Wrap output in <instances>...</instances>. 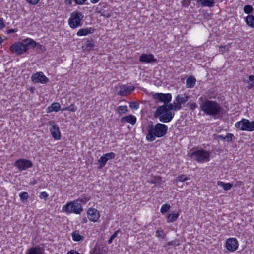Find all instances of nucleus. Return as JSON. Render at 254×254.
I'll use <instances>...</instances> for the list:
<instances>
[{
    "label": "nucleus",
    "instance_id": "7c9ffc66",
    "mask_svg": "<svg viewBox=\"0 0 254 254\" xmlns=\"http://www.w3.org/2000/svg\"><path fill=\"white\" fill-rule=\"evenodd\" d=\"M249 80L247 81L248 84V88L249 89H252L254 87V76L250 75L248 77Z\"/></svg>",
    "mask_w": 254,
    "mask_h": 254
},
{
    "label": "nucleus",
    "instance_id": "f704fd0d",
    "mask_svg": "<svg viewBox=\"0 0 254 254\" xmlns=\"http://www.w3.org/2000/svg\"><path fill=\"white\" fill-rule=\"evenodd\" d=\"M188 180V177L185 175H180L178 176L175 180V182L177 183L178 181L184 182Z\"/></svg>",
    "mask_w": 254,
    "mask_h": 254
},
{
    "label": "nucleus",
    "instance_id": "6ab92c4d",
    "mask_svg": "<svg viewBox=\"0 0 254 254\" xmlns=\"http://www.w3.org/2000/svg\"><path fill=\"white\" fill-rule=\"evenodd\" d=\"M95 28L92 27L80 29L77 33L78 36H86L92 34L95 31Z\"/></svg>",
    "mask_w": 254,
    "mask_h": 254
},
{
    "label": "nucleus",
    "instance_id": "f3484780",
    "mask_svg": "<svg viewBox=\"0 0 254 254\" xmlns=\"http://www.w3.org/2000/svg\"><path fill=\"white\" fill-rule=\"evenodd\" d=\"M89 220L92 222H96L100 217V214L97 209L90 208L87 212Z\"/></svg>",
    "mask_w": 254,
    "mask_h": 254
},
{
    "label": "nucleus",
    "instance_id": "052dcab7",
    "mask_svg": "<svg viewBox=\"0 0 254 254\" xmlns=\"http://www.w3.org/2000/svg\"><path fill=\"white\" fill-rule=\"evenodd\" d=\"M100 0H90L91 2L92 3H95L98 2Z\"/></svg>",
    "mask_w": 254,
    "mask_h": 254
},
{
    "label": "nucleus",
    "instance_id": "4468645a",
    "mask_svg": "<svg viewBox=\"0 0 254 254\" xmlns=\"http://www.w3.org/2000/svg\"><path fill=\"white\" fill-rule=\"evenodd\" d=\"M238 241L236 238H230L227 240L225 246L229 251L233 252L238 249Z\"/></svg>",
    "mask_w": 254,
    "mask_h": 254
},
{
    "label": "nucleus",
    "instance_id": "79ce46f5",
    "mask_svg": "<svg viewBox=\"0 0 254 254\" xmlns=\"http://www.w3.org/2000/svg\"><path fill=\"white\" fill-rule=\"evenodd\" d=\"M219 48L220 49V51L222 53H226L229 50L228 45L225 46L220 45L219 46Z\"/></svg>",
    "mask_w": 254,
    "mask_h": 254
},
{
    "label": "nucleus",
    "instance_id": "bf43d9fd",
    "mask_svg": "<svg viewBox=\"0 0 254 254\" xmlns=\"http://www.w3.org/2000/svg\"><path fill=\"white\" fill-rule=\"evenodd\" d=\"M168 245H178V244H176L174 242V241H171V242H168Z\"/></svg>",
    "mask_w": 254,
    "mask_h": 254
},
{
    "label": "nucleus",
    "instance_id": "13d9d810",
    "mask_svg": "<svg viewBox=\"0 0 254 254\" xmlns=\"http://www.w3.org/2000/svg\"><path fill=\"white\" fill-rule=\"evenodd\" d=\"M65 3L66 4L71 5L72 3V0H65Z\"/></svg>",
    "mask_w": 254,
    "mask_h": 254
},
{
    "label": "nucleus",
    "instance_id": "69168bd1",
    "mask_svg": "<svg viewBox=\"0 0 254 254\" xmlns=\"http://www.w3.org/2000/svg\"><path fill=\"white\" fill-rule=\"evenodd\" d=\"M253 196H254V191L253 192Z\"/></svg>",
    "mask_w": 254,
    "mask_h": 254
},
{
    "label": "nucleus",
    "instance_id": "680f3d73",
    "mask_svg": "<svg viewBox=\"0 0 254 254\" xmlns=\"http://www.w3.org/2000/svg\"><path fill=\"white\" fill-rule=\"evenodd\" d=\"M82 223H86L87 222V219L86 218H83L82 219Z\"/></svg>",
    "mask_w": 254,
    "mask_h": 254
},
{
    "label": "nucleus",
    "instance_id": "0e129e2a",
    "mask_svg": "<svg viewBox=\"0 0 254 254\" xmlns=\"http://www.w3.org/2000/svg\"><path fill=\"white\" fill-rule=\"evenodd\" d=\"M31 92L32 93H33V92H34V89H33L32 88H31Z\"/></svg>",
    "mask_w": 254,
    "mask_h": 254
},
{
    "label": "nucleus",
    "instance_id": "f257e3e1",
    "mask_svg": "<svg viewBox=\"0 0 254 254\" xmlns=\"http://www.w3.org/2000/svg\"><path fill=\"white\" fill-rule=\"evenodd\" d=\"M148 133L146 135V139L150 142L155 140V137H162L167 132L168 127L163 124L157 123L153 126L152 122L147 126Z\"/></svg>",
    "mask_w": 254,
    "mask_h": 254
},
{
    "label": "nucleus",
    "instance_id": "4be33fe9",
    "mask_svg": "<svg viewBox=\"0 0 254 254\" xmlns=\"http://www.w3.org/2000/svg\"><path fill=\"white\" fill-rule=\"evenodd\" d=\"M61 110L60 104L58 102H54L47 108V113H50L53 111L58 112Z\"/></svg>",
    "mask_w": 254,
    "mask_h": 254
},
{
    "label": "nucleus",
    "instance_id": "cd10ccee",
    "mask_svg": "<svg viewBox=\"0 0 254 254\" xmlns=\"http://www.w3.org/2000/svg\"><path fill=\"white\" fill-rule=\"evenodd\" d=\"M179 214L178 213H172L169 214L167 217V222L168 223H172L177 220L178 218Z\"/></svg>",
    "mask_w": 254,
    "mask_h": 254
},
{
    "label": "nucleus",
    "instance_id": "aec40b11",
    "mask_svg": "<svg viewBox=\"0 0 254 254\" xmlns=\"http://www.w3.org/2000/svg\"><path fill=\"white\" fill-rule=\"evenodd\" d=\"M44 249L42 247H33L28 249L26 254H43Z\"/></svg>",
    "mask_w": 254,
    "mask_h": 254
},
{
    "label": "nucleus",
    "instance_id": "c85d7f7f",
    "mask_svg": "<svg viewBox=\"0 0 254 254\" xmlns=\"http://www.w3.org/2000/svg\"><path fill=\"white\" fill-rule=\"evenodd\" d=\"M217 184L218 186H220L223 187V189L225 190H228L232 187V184L229 183H225L222 181H218Z\"/></svg>",
    "mask_w": 254,
    "mask_h": 254
},
{
    "label": "nucleus",
    "instance_id": "a878e982",
    "mask_svg": "<svg viewBox=\"0 0 254 254\" xmlns=\"http://www.w3.org/2000/svg\"><path fill=\"white\" fill-rule=\"evenodd\" d=\"M246 24L251 27L254 28V17L252 15H248L245 18Z\"/></svg>",
    "mask_w": 254,
    "mask_h": 254
},
{
    "label": "nucleus",
    "instance_id": "ddd939ff",
    "mask_svg": "<svg viewBox=\"0 0 254 254\" xmlns=\"http://www.w3.org/2000/svg\"><path fill=\"white\" fill-rule=\"evenodd\" d=\"M50 125H51L50 130L52 136L56 140H60L61 134L58 126L54 122H51Z\"/></svg>",
    "mask_w": 254,
    "mask_h": 254
},
{
    "label": "nucleus",
    "instance_id": "a211bd4d",
    "mask_svg": "<svg viewBox=\"0 0 254 254\" xmlns=\"http://www.w3.org/2000/svg\"><path fill=\"white\" fill-rule=\"evenodd\" d=\"M121 122L122 123L127 122L129 123L132 125H134L136 122V118L134 116L132 115H129L122 117L121 119Z\"/></svg>",
    "mask_w": 254,
    "mask_h": 254
},
{
    "label": "nucleus",
    "instance_id": "2eb2a0df",
    "mask_svg": "<svg viewBox=\"0 0 254 254\" xmlns=\"http://www.w3.org/2000/svg\"><path fill=\"white\" fill-rule=\"evenodd\" d=\"M139 61L143 63H153L156 62L157 59L154 58V55L152 54H143L140 56Z\"/></svg>",
    "mask_w": 254,
    "mask_h": 254
},
{
    "label": "nucleus",
    "instance_id": "e2e57ef3",
    "mask_svg": "<svg viewBox=\"0 0 254 254\" xmlns=\"http://www.w3.org/2000/svg\"><path fill=\"white\" fill-rule=\"evenodd\" d=\"M3 42V39L0 36V44H1Z\"/></svg>",
    "mask_w": 254,
    "mask_h": 254
},
{
    "label": "nucleus",
    "instance_id": "6e6552de",
    "mask_svg": "<svg viewBox=\"0 0 254 254\" xmlns=\"http://www.w3.org/2000/svg\"><path fill=\"white\" fill-rule=\"evenodd\" d=\"M14 166H16L20 171H23L32 167L33 166V164L29 160L26 159H19L15 162Z\"/></svg>",
    "mask_w": 254,
    "mask_h": 254
},
{
    "label": "nucleus",
    "instance_id": "a18cd8bd",
    "mask_svg": "<svg viewBox=\"0 0 254 254\" xmlns=\"http://www.w3.org/2000/svg\"><path fill=\"white\" fill-rule=\"evenodd\" d=\"M118 231H116L110 237L109 239L108 240V244H111L112 243L113 240L115 239L117 236V234L118 233Z\"/></svg>",
    "mask_w": 254,
    "mask_h": 254
},
{
    "label": "nucleus",
    "instance_id": "864d4df0",
    "mask_svg": "<svg viewBox=\"0 0 254 254\" xmlns=\"http://www.w3.org/2000/svg\"><path fill=\"white\" fill-rule=\"evenodd\" d=\"M67 254H81L75 250H71L67 252Z\"/></svg>",
    "mask_w": 254,
    "mask_h": 254
},
{
    "label": "nucleus",
    "instance_id": "5701e85b",
    "mask_svg": "<svg viewBox=\"0 0 254 254\" xmlns=\"http://www.w3.org/2000/svg\"><path fill=\"white\" fill-rule=\"evenodd\" d=\"M189 98V97L185 94L183 95L179 94L176 97L175 100L178 102L180 106H181L182 104H184L187 102Z\"/></svg>",
    "mask_w": 254,
    "mask_h": 254
},
{
    "label": "nucleus",
    "instance_id": "49530a36",
    "mask_svg": "<svg viewBox=\"0 0 254 254\" xmlns=\"http://www.w3.org/2000/svg\"><path fill=\"white\" fill-rule=\"evenodd\" d=\"M129 107L131 109H137L139 107V105L135 102H131L130 103Z\"/></svg>",
    "mask_w": 254,
    "mask_h": 254
},
{
    "label": "nucleus",
    "instance_id": "4d7b16f0",
    "mask_svg": "<svg viewBox=\"0 0 254 254\" xmlns=\"http://www.w3.org/2000/svg\"><path fill=\"white\" fill-rule=\"evenodd\" d=\"M224 136L222 135H219L217 136V138L216 139H218V140H219V139H221V140H224Z\"/></svg>",
    "mask_w": 254,
    "mask_h": 254
},
{
    "label": "nucleus",
    "instance_id": "a19ab883",
    "mask_svg": "<svg viewBox=\"0 0 254 254\" xmlns=\"http://www.w3.org/2000/svg\"><path fill=\"white\" fill-rule=\"evenodd\" d=\"M19 196L22 201H24L27 200L28 197V194L27 192H22L20 194Z\"/></svg>",
    "mask_w": 254,
    "mask_h": 254
},
{
    "label": "nucleus",
    "instance_id": "39448f33",
    "mask_svg": "<svg viewBox=\"0 0 254 254\" xmlns=\"http://www.w3.org/2000/svg\"><path fill=\"white\" fill-rule=\"evenodd\" d=\"M83 17L84 16L81 12L78 11L73 12L68 19L69 26L73 29L81 26V21Z\"/></svg>",
    "mask_w": 254,
    "mask_h": 254
},
{
    "label": "nucleus",
    "instance_id": "f8f14e48",
    "mask_svg": "<svg viewBox=\"0 0 254 254\" xmlns=\"http://www.w3.org/2000/svg\"><path fill=\"white\" fill-rule=\"evenodd\" d=\"M134 90V87L133 86L123 85L120 86L119 87L116 88V91L117 94L121 96H125L128 93H130Z\"/></svg>",
    "mask_w": 254,
    "mask_h": 254
},
{
    "label": "nucleus",
    "instance_id": "20e7f679",
    "mask_svg": "<svg viewBox=\"0 0 254 254\" xmlns=\"http://www.w3.org/2000/svg\"><path fill=\"white\" fill-rule=\"evenodd\" d=\"M83 211V209L79 200L69 202L64 206L63 207V211L67 213H74L79 214Z\"/></svg>",
    "mask_w": 254,
    "mask_h": 254
},
{
    "label": "nucleus",
    "instance_id": "09e8293b",
    "mask_svg": "<svg viewBox=\"0 0 254 254\" xmlns=\"http://www.w3.org/2000/svg\"><path fill=\"white\" fill-rule=\"evenodd\" d=\"M26 1L31 5H36L38 3L39 0H26Z\"/></svg>",
    "mask_w": 254,
    "mask_h": 254
},
{
    "label": "nucleus",
    "instance_id": "603ef678",
    "mask_svg": "<svg viewBox=\"0 0 254 254\" xmlns=\"http://www.w3.org/2000/svg\"><path fill=\"white\" fill-rule=\"evenodd\" d=\"M76 4H83L86 0H74Z\"/></svg>",
    "mask_w": 254,
    "mask_h": 254
},
{
    "label": "nucleus",
    "instance_id": "9b49d317",
    "mask_svg": "<svg viewBox=\"0 0 254 254\" xmlns=\"http://www.w3.org/2000/svg\"><path fill=\"white\" fill-rule=\"evenodd\" d=\"M31 80L33 83L45 84L48 82L49 79L42 72H37L31 76Z\"/></svg>",
    "mask_w": 254,
    "mask_h": 254
},
{
    "label": "nucleus",
    "instance_id": "37998d69",
    "mask_svg": "<svg viewBox=\"0 0 254 254\" xmlns=\"http://www.w3.org/2000/svg\"><path fill=\"white\" fill-rule=\"evenodd\" d=\"M161 181V177L159 176H155L152 177L151 182L153 183H159Z\"/></svg>",
    "mask_w": 254,
    "mask_h": 254
},
{
    "label": "nucleus",
    "instance_id": "ea45409f",
    "mask_svg": "<svg viewBox=\"0 0 254 254\" xmlns=\"http://www.w3.org/2000/svg\"><path fill=\"white\" fill-rule=\"evenodd\" d=\"M107 161L114 159L115 157V154L114 152L107 153L103 155Z\"/></svg>",
    "mask_w": 254,
    "mask_h": 254
},
{
    "label": "nucleus",
    "instance_id": "b1692460",
    "mask_svg": "<svg viewBox=\"0 0 254 254\" xmlns=\"http://www.w3.org/2000/svg\"><path fill=\"white\" fill-rule=\"evenodd\" d=\"M196 79L194 76H190L186 79V87L192 88L194 87Z\"/></svg>",
    "mask_w": 254,
    "mask_h": 254
},
{
    "label": "nucleus",
    "instance_id": "393cba45",
    "mask_svg": "<svg viewBox=\"0 0 254 254\" xmlns=\"http://www.w3.org/2000/svg\"><path fill=\"white\" fill-rule=\"evenodd\" d=\"M72 238L73 241L79 242L83 241L84 237L80 234L78 231H75L71 234Z\"/></svg>",
    "mask_w": 254,
    "mask_h": 254
},
{
    "label": "nucleus",
    "instance_id": "8fccbe9b",
    "mask_svg": "<svg viewBox=\"0 0 254 254\" xmlns=\"http://www.w3.org/2000/svg\"><path fill=\"white\" fill-rule=\"evenodd\" d=\"M5 26L3 20L0 18V29H3Z\"/></svg>",
    "mask_w": 254,
    "mask_h": 254
},
{
    "label": "nucleus",
    "instance_id": "423d86ee",
    "mask_svg": "<svg viewBox=\"0 0 254 254\" xmlns=\"http://www.w3.org/2000/svg\"><path fill=\"white\" fill-rule=\"evenodd\" d=\"M210 153L204 150H197L190 154V157L198 162H207L210 159Z\"/></svg>",
    "mask_w": 254,
    "mask_h": 254
},
{
    "label": "nucleus",
    "instance_id": "c03bdc74",
    "mask_svg": "<svg viewBox=\"0 0 254 254\" xmlns=\"http://www.w3.org/2000/svg\"><path fill=\"white\" fill-rule=\"evenodd\" d=\"M172 104H173V106L174 108V111L179 110L182 108V106H180L179 103H178V102H177V101L174 102Z\"/></svg>",
    "mask_w": 254,
    "mask_h": 254
},
{
    "label": "nucleus",
    "instance_id": "0eeeda50",
    "mask_svg": "<svg viewBox=\"0 0 254 254\" xmlns=\"http://www.w3.org/2000/svg\"><path fill=\"white\" fill-rule=\"evenodd\" d=\"M235 127L243 131H252L254 130V121L243 119L235 124Z\"/></svg>",
    "mask_w": 254,
    "mask_h": 254
},
{
    "label": "nucleus",
    "instance_id": "7ed1b4c3",
    "mask_svg": "<svg viewBox=\"0 0 254 254\" xmlns=\"http://www.w3.org/2000/svg\"><path fill=\"white\" fill-rule=\"evenodd\" d=\"M34 43L32 39L27 38L22 42H15L9 48L10 50L16 55H22L26 52L28 49H30V45Z\"/></svg>",
    "mask_w": 254,
    "mask_h": 254
},
{
    "label": "nucleus",
    "instance_id": "2f4dec72",
    "mask_svg": "<svg viewBox=\"0 0 254 254\" xmlns=\"http://www.w3.org/2000/svg\"><path fill=\"white\" fill-rule=\"evenodd\" d=\"M170 208V205L168 204H164L162 205L160 209L161 213L165 214Z\"/></svg>",
    "mask_w": 254,
    "mask_h": 254
},
{
    "label": "nucleus",
    "instance_id": "1a4fd4ad",
    "mask_svg": "<svg viewBox=\"0 0 254 254\" xmlns=\"http://www.w3.org/2000/svg\"><path fill=\"white\" fill-rule=\"evenodd\" d=\"M157 113V110L154 113V116L155 118H158L160 122L162 123H169L174 118L175 113L173 112H165L162 114L158 115Z\"/></svg>",
    "mask_w": 254,
    "mask_h": 254
},
{
    "label": "nucleus",
    "instance_id": "4c0bfd02",
    "mask_svg": "<svg viewBox=\"0 0 254 254\" xmlns=\"http://www.w3.org/2000/svg\"><path fill=\"white\" fill-rule=\"evenodd\" d=\"M224 141L227 142L232 141L235 138L234 135L231 133H227L226 135L224 136Z\"/></svg>",
    "mask_w": 254,
    "mask_h": 254
},
{
    "label": "nucleus",
    "instance_id": "f03ea898",
    "mask_svg": "<svg viewBox=\"0 0 254 254\" xmlns=\"http://www.w3.org/2000/svg\"><path fill=\"white\" fill-rule=\"evenodd\" d=\"M200 108L207 115L212 117L221 114L223 110L219 103L210 100H202Z\"/></svg>",
    "mask_w": 254,
    "mask_h": 254
},
{
    "label": "nucleus",
    "instance_id": "3c124183",
    "mask_svg": "<svg viewBox=\"0 0 254 254\" xmlns=\"http://www.w3.org/2000/svg\"><path fill=\"white\" fill-rule=\"evenodd\" d=\"M197 107V105L195 103H192L190 105V108L192 110H194Z\"/></svg>",
    "mask_w": 254,
    "mask_h": 254
},
{
    "label": "nucleus",
    "instance_id": "c756f323",
    "mask_svg": "<svg viewBox=\"0 0 254 254\" xmlns=\"http://www.w3.org/2000/svg\"><path fill=\"white\" fill-rule=\"evenodd\" d=\"M107 161H108L105 158V157L104 155L102 156L98 160V163L99 164V165L98 167V169H102L105 166Z\"/></svg>",
    "mask_w": 254,
    "mask_h": 254
},
{
    "label": "nucleus",
    "instance_id": "5fc2aeb1",
    "mask_svg": "<svg viewBox=\"0 0 254 254\" xmlns=\"http://www.w3.org/2000/svg\"><path fill=\"white\" fill-rule=\"evenodd\" d=\"M99 12L101 14V15L104 16L105 17L110 18L111 17L110 14L107 13V14H104L102 12L101 10H100Z\"/></svg>",
    "mask_w": 254,
    "mask_h": 254
},
{
    "label": "nucleus",
    "instance_id": "bb28decb",
    "mask_svg": "<svg viewBox=\"0 0 254 254\" xmlns=\"http://www.w3.org/2000/svg\"><path fill=\"white\" fill-rule=\"evenodd\" d=\"M95 44L89 40H87L85 44L82 46V49L84 50L90 51L94 49Z\"/></svg>",
    "mask_w": 254,
    "mask_h": 254
},
{
    "label": "nucleus",
    "instance_id": "9d476101",
    "mask_svg": "<svg viewBox=\"0 0 254 254\" xmlns=\"http://www.w3.org/2000/svg\"><path fill=\"white\" fill-rule=\"evenodd\" d=\"M153 98L155 100H158L159 102H162L165 104L171 102L172 96L170 93H156L154 94Z\"/></svg>",
    "mask_w": 254,
    "mask_h": 254
},
{
    "label": "nucleus",
    "instance_id": "c9c22d12",
    "mask_svg": "<svg viewBox=\"0 0 254 254\" xmlns=\"http://www.w3.org/2000/svg\"><path fill=\"white\" fill-rule=\"evenodd\" d=\"M77 108L73 104H71L68 107H66L62 109V111L68 110L71 112H75Z\"/></svg>",
    "mask_w": 254,
    "mask_h": 254
},
{
    "label": "nucleus",
    "instance_id": "412c9836",
    "mask_svg": "<svg viewBox=\"0 0 254 254\" xmlns=\"http://www.w3.org/2000/svg\"><path fill=\"white\" fill-rule=\"evenodd\" d=\"M197 2L203 6L209 7L214 6L215 4V0H197Z\"/></svg>",
    "mask_w": 254,
    "mask_h": 254
},
{
    "label": "nucleus",
    "instance_id": "de8ad7c7",
    "mask_svg": "<svg viewBox=\"0 0 254 254\" xmlns=\"http://www.w3.org/2000/svg\"><path fill=\"white\" fill-rule=\"evenodd\" d=\"M48 196V195L47 193L46 192L44 191L40 193L39 195V197L41 199L44 198L45 200H46Z\"/></svg>",
    "mask_w": 254,
    "mask_h": 254
},
{
    "label": "nucleus",
    "instance_id": "6e6d98bb",
    "mask_svg": "<svg viewBox=\"0 0 254 254\" xmlns=\"http://www.w3.org/2000/svg\"><path fill=\"white\" fill-rule=\"evenodd\" d=\"M16 32V30H15L14 29H10L7 31V34H9L11 33H15Z\"/></svg>",
    "mask_w": 254,
    "mask_h": 254
},
{
    "label": "nucleus",
    "instance_id": "473e14b6",
    "mask_svg": "<svg viewBox=\"0 0 254 254\" xmlns=\"http://www.w3.org/2000/svg\"><path fill=\"white\" fill-rule=\"evenodd\" d=\"M117 111L119 114H121L127 112L128 109L127 106H120L118 108Z\"/></svg>",
    "mask_w": 254,
    "mask_h": 254
},
{
    "label": "nucleus",
    "instance_id": "72a5a7b5",
    "mask_svg": "<svg viewBox=\"0 0 254 254\" xmlns=\"http://www.w3.org/2000/svg\"><path fill=\"white\" fill-rule=\"evenodd\" d=\"M32 41L34 42V43H32L31 45H30V49L37 47L38 48L41 50H43L44 49H45V47L43 45L36 42L33 39H32Z\"/></svg>",
    "mask_w": 254,
    "mask_h": 254
},
{
    "label": "nucleus",
    "instance_id": "dca6fc26",
    "mask_svg": "<svg viewBox=\"0 0 254 254\" xmlns=\"http://www.w3.org/2000/svg\"><path fill=\"white\" fill-rule=\"evenodd\" d=\"M171 110L174 111L173 104H165L160 106L157 108V114L159 115L164 113L165 112H171Z\"/></svg>",
    "mask_w": 254,
    "mask_h": 254
},
{
    "label": "nucleus",
    "instance_id": "58836bf2",
    "mask_svg": "<svg viewBox=\"0 0 254 254\" xmlns=\"http://www.w3.org/2000/svg\"><path fill=\"white\" fill-rule=\"evenodd\" d=\"M155 236L157 237L158 238H161L162 239L165 238L166 236V234L164 233L163 231L162 230H158L156 232V235Z\"/></svg>",
    "mask_w": 254,
    "mask_h": 254
},
{
    "label": "nucleus",
    "instance_id": "e433bc0d",
    "mask_svg": "<svg viewBox=\"0 0 254 254\" xmlns=\"http://www.w3.org/2000/svg\"><path fill=\"white\" fill-rule=\"evenodd\" d=\"M253 8L250 5H246L244 7V12L246 14H250L253 11Z\"/></svg>",
    "mask_w": 254,
    "mask_h": 254
}]
</instances>
